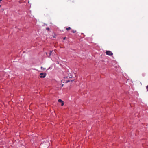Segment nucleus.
<instances>
[{"label":"nucleus","mask_w":148,"mask_h":148,"mask_svg":"<svg viewBox=\"0 0 148 148\" xmlns=\"http://www.w3.org/2000/svg\"><path fill=\"white\" fill-rule=\"evenodd\" d=\"M106 53L107 55L109 56H112L113 54V53L110 51H106Z\"/></svg>","instance_id":"nucleus-1"},{"label":"nucleus","mask_w":148,"mask_h":148,"mask_svg":"<svg viewBox=\"0 0 148 148\" xmlns=\"http://www.w3.org/2000/svg\"><path fill=\"white\" fill-rule=\"evenodd\" d=\"M40 78H44L46 76V74L45 73H40Z\"/></svg>","instance_id":"nucleus-2"},{"label":"nucleus","mask_w":148,"mask_h":148,"mask_svg":"<svg viewBox=\"0 0 148 148\" xmlns=\"http://www.w3.org/2000/svg\"><path fill=\"white\" fill-rule=\"evenodd\" d=\"M53 51H50V53H49V56H48V57H50V56H51V54L52 53Z\"/></svg>","instance_id":"nucleus-3"},{"label":"nucleus","mask_w":148,"mask_h":148,"mask_svg":"<svg viewBox=\"0 0 148 148\" xmlns=\"http://www.w3.org/2000/svg\"><path fill=\"white\" fill-rule=\"evenodd\" d=\"M58 101L59 102H61V103H62V102H63V101L61 99H59L58 100Z\"/></svg>","instance_id":"nucleus-4"},{"label":"nucleus","mask_w":148,"mask_h":148,"mask_svg":"<svg viewBox=\"0 0 148 148\" xmlns=\"http://www.w3.org/2000/svg\"><path fill=\"white\" fill-rule=\"evenodd\" d=\"M70 29H71V28L70 27H69L68 28H66V30H70Z\"/></svg>","instance_id":"nucleus-5"},{"label":"nucleus","mask_w":148,"mask_h":148,"mask_svg":"<svg viewBox=\"0 0 148 148\" xmlns=\"http://www.w3.org/2000/svg\"><path fill=\"white\" fill-rule=\"evenodd\" d=\"M41 69H42V70H45V68H44L43 67H41Z\"/></svg>","instance_id":"nucleus-6"},{"label":"nucleus","mask_w":148,"mask_h":148,"mask_svg":"<svg viewBox=\"0 0 148 148\" xmlns=\"http://www.w3.org/2000/svg\"><path fill=\"white\" fill-rule=\"evenodd\" d=\"M76 30H73L72 31V32L73 33H75V32H76Z\"/></svg>","instance_id":"nucleus-7"},{"label":"nucleus","mask_w":148,"mask_h":148,"mask_svg":"<svg viewBox=\"0 0 148 148\" xmlns=\"http://www.w3.org/2000/svg\"><path fill=\"white\" fill-rule=\"evenodd\" d=\"M46 29L47 30H49V28H48V27H47V28H46Z\"/></svg>","instance_id":"nucleus-8"},{"label":"nucleus","mask_w":148,"mask_h":148,"mask_svg":"<svg viewBox=\"0 0 148 148\" xmlns=\"http://www.w3.org/2000/svg\"><path fill=\"white\" fill-rule=\"evenodd\" d=\"M64 105V102H63L62 103L61 106H63Z\"/></svg>","instance_id":"nucleus-9"},{"label":"nucleus","mask_w":148,"mask_h":148,"mask_svg":"<svg viewBox=\"0 0 148 148\" xmlns=\"http://www.w3.org/2000/svg\"><path fill=\"white\" fill-rule=\"evenodd\" d=\"M146 89L148 91V85L146 86Z\"/></svg>","instance_id":"nucleus-10"},{"label":"nucleus","mask_w":148,"mask_h":148,"mask_svg":"<svg viewBox=\"0 0 148 148\" xmlns=\"http://www.w3.org/2000/svg\"><path fill=\"white\" fill-rule=\"evenodd\" d=\"M66 38L65 37H64V38H63V39H64V40H65Z\"/></svg>","instance_id":"nucleus-11"},{"label":"nucleus","mask_w":148,"mask_h":148,"mask_svg":"<svg viewBox=\"0 0 148 148\" xmlns=\"http://www.w3.org/2000/svg\"><path fill=\"white\" fill-rule=\"evenodd\" d=\"M69 81H69V80L67 81H66V82H69Z\"/></svg>","instance_id":"nucleus-12"},{"label":"nucleus","mask_w":148,"mask_h":148,"mask_svg":"<svg viewBox=\"0 0 148 148\" xmlns=\"http://www.w3.org/2000/svg\"><path fill=\"white\" fill-rule=\"evenodd\" d=\"M63 86V84H62V86Z\"/></svg>","instance_id":"nucleus-13"},{"label":"nucleus","mask_w":148,"mask_h":148,"mask_svg":"<svg viewBox=\"0 0 148 148\" xmlns=\"http://www.w3.org/2000/svg\"><path fill=\"white\" fill-rule=\"evenodd\" d=\"M1 7V5H0V7Z\"/></svg>","instance_id":"nucleus-14"},{"label":"nucleus","mask_w":148,"mask_h":148,"mask_svg":"<svg viewBox=\"0 0 148 148\" xmlns=\"http://www.w3.org/2000/svg\"><path fill=\"white\" fill-rule=\"evenodd\" d=\"M2 1V0H0V1Z\"/></svg>","instance_id":"nucleus-15"}]
</instances>
